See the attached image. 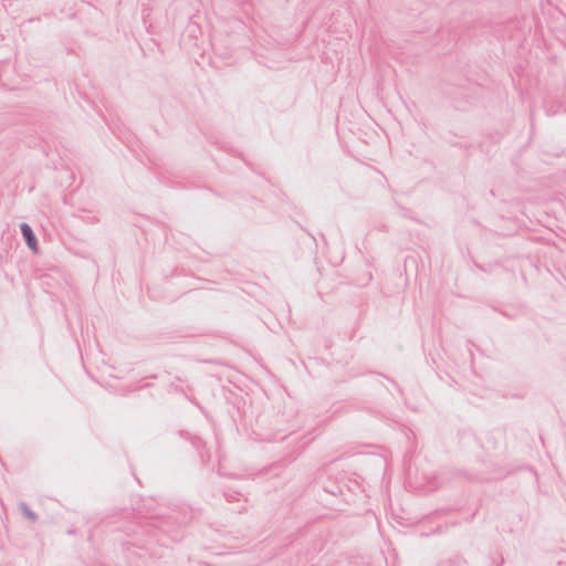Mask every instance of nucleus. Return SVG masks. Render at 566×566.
I'll list each match as a JSON object with an SVG mask.
<instances>
[{"mask_svg":"<svg viewBox=\"0 0 566 566\" xmlns=\"http://www.w3.org/2000/svg\"><path fill=\"white\" fill-rule=\"evenodd\" d=\"M20 231H21V234H22L28 248L30 250H32L34 253H36L38 252V239L34 234L32 228L28 223L22 222L20 224Z\"/></svg>","mask_w":566,"mask_h":566,"instance_id":"nucleus-1","label":"nucleus"},{"mask_svg":"<svg viewBox=\"0 0 566 566\" xmlns=\"http://www.w3.org/2000/svg\"><path fill=\"white\" fill-rule=\"evenodd\" d=\"M20 507L28 518H30L31 521L36 520V514L25 503H21Z\"/></svg>","mask_w":566,"mask_h":566,"instance_id":"nucleus-2","label":"nucleus"},{"mask_svg":"<svg viewBox=\"0 0 566 566\" xmlns=\"http://www.w3.org/2000/svg\"><path fill=\"white\" fill-rule=\"evenodd\" d=\"M226 499H227L228 502H231V501H233L235 499V496L232 493H226Z\"/></svg>","mask_w":566,"mask_h":566,"instance_id":"nucleus-3","label":"nucleus"}]
</instances>
